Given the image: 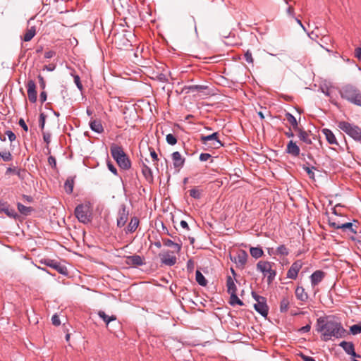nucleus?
Masks as SVG:
<instances>
[{
  "label": "nucleus",
  "mask_w": 361,
  "mask_h": 361,
  "mask_svg": "<svg viewBox=\"0 0 361 361\" xmlns=\"http://www.w3.org/2000/svg\"><path fill=\"white\" fill-rule=\"evenodd\" d=\"M254 309L263 317L267 318L269 313V307L267 304V299L254 304Z\"/></svg>",
  "instance_id": "15"
},
{
  "label": "nucleus",
  "mask_w": 361,
  "mask_h": 361,
  "mask_svg": "<svg viewBox=\"0 0 361 361\" xmlns=\"http://www.w3.org/2000/svg\"><path fill=\"white\" fill-rule=\"evenodd\" d=\"M5 133L8 136V138L11 142H13L16 139L15 133L11 130H6Z\"/></svg>",
  "instance_id": "57"
},
{
  "label": "nucleus",
  "mask_w": 361,
  "mask_h": 361,
  "mask_svg": "<svg viewBox=\"0 0 361 361\" xmlns=\"http://www.w3.org/2000/svg\"><path fill=\"white\" fill-rule=\"evenodd\" d=\"M276 275V271L271 268V271H269V273L267 275L268 283H271L274 281Z\"/></svg>",
  "instance_id": "46"
},
{
  "label": "nucleus",
  "mask_w": 361,
  "mask_h": 361,
  "mask_svg": "<svg viewBox=\"0 0 361 361\" xmlns=\"http://www.w3.org/2000/svg\"><path fill=\"white\" fill-rule=\"evenodd\" d=\"M166 142L170 145H174L177 143V138L171 133L166 135Z\"/></svg>",
  "instance_id": "45"
},
{
  "label": "nucleus",
  "mask_w": 361,
  "mask_h": 361,
  "mask_svg": "<svg viewBox=\"0 0 361 361\" xmlns=\"http://www.w3.org/2000/svg\"><path fill=\"white\" fill-rule=\"evenodd\" d=\"M311 329V324H306L305 326L301 327L298 331L300 333V334H305V333H307L310 331Z\"/></svg>",
  "instance_id": "56"
},
{
  "label": "nucleus",
  "mask_w": 361,
  "mask_h": 361,
  "mask_svg": "<svg viewBox=\"0 0 361 361\" xmlns=\"http://www.w3.org/2000/svg\"><path fill=\"white\" fill-rule=\"evenodd\" d=\"M133 36V35L131 32H128L123 30L121 32L114 34L113 42L118 49H122L128 48L131 46L130 37Z\"/></svg>",
  "instance_id": "5"
},
{
  "label": "nucleus",
  "mask_w": 361,
  "mask_h": 361,
  "mask_svg": "<svg viewBox=\"0 0 361 361\" xmlns=\"http://www.w3.org/2000/svg\"><path fill=\"white\" fill-rule=\"evenodd\" d=\"M226 286L228 294L237 292V286L235 283L234 279L231 276H227L226 277Z\"/></svg>",
  "instance_id": "28"
},
{
  "label": "nucleus",
  "mask_w": 361,
  "mask_h": 361,
  "mask_svg": "<svg viewBox=\"0 0 361 361\" xmlns=\"http://www.w3.org/2000/svg\"><path fill=\"white\" fill-rule=\"evenodd\" d=\"M195 267V264L192 259H190L187 262V269L188 271H192Z\"/></svg>",
  "instance_id": "61"
},
{
  "label": "nucleus",
  "mask_w": 361,
  "mask_h": 361,
  "mask_svg": "<svg viewBox=\"0 0 361 361\" xmlns=\"http://www.w3.org/2000/svg\"><path fill=\"white\" fill-rule=\"evenodd\" d=\"M27 89V96L31 103H35L37 99V93L36 91V85L34 80H30L26 85Z\"/></svg>",
  "instance_id": "14"
},
{
  "label": "nucleus",
  "mask_w": 361,
  "mask_h": 361,
  "mask_svg": "<svg viewBox=\"0 0 361 361\" xmlns=\"http://www.w3.org/2000/svg\"><path fill=\"white\" fill-rule=\"evenodd\" d=\"M0 212H4L8 217L13 219H16L18 216L15 209L11 208L6 202L0 201Z\"/></svg>",
  "instance_id": "16"
},
{
  "label": "nucleus",
  "mask_w": 361,
  "mask_h": 361,
  "mask_svg": "<svg viewBox=\"0 0 361 361\" xmlns=\"http://www.w3.org/2000/svg\"><path fill=\"white\" fill-rule=\"evenodd\" d=\"M18 124L25 132L28 131V127L23 118H21L19 119Z\"/></svg>",
  "instance_id": "60"
},
{
  "label": "nucleus",
  "mask_w": 361,
  "mask_h": 361,
  "mask_svg": "<svg viewBox=\"0 0 361 361\" xmlns=\"http://www.w3.org/2000/svg\"><path fill=\"white\" fill-rule=\"evenodd\" d=\"M73 186H74L73 178L71 177L68 178L64 183V188H65L66 192L68 194L72 193L73 190Z\"/></svg>",
  "instance_id": "38"
},
{
  "label": "nucleus",
  "mask_w": 361,
  "mask_h": 361,
  "mask_svg": "<svg viewBox=\"0 0 361 361\" xmlns=\"http://www.w3.org/2000/svg\"><path fill=\"white\" fill-rule=\"evenodd\" d=\"M98 316L105 322L107 327H109L110 322L116 321V317L115 315L109 316L102 310L99 311Z\"/></svg>",
  "instance_id": "29"
},
{
  "label": "nucleus",
  "mask_w": 361,
  "mask_h": 361,
  "mask_svg": "<svg viewBox=\"0 0 361 361\" xmlns=\"http://www.w3.org/2000/svg\"><path fill=\"white\" fill-rule=\"evenodd\" d=\"M3 160L4 161H10L13 159V155L8 151L0 152V160Z\"/></svg>",
  "instance_id": "40"
},
{
  "label": "nucleus",
  "mask_w": 361,
  "mask_h": 361,
  "mask_svg": "<svg viewBox=\"0 0 361 361\" xmlns=\"http://www.w3.org/2000/svg\"><path fill=\"white\" fill-rule=\"evenodd\" d=\"M300 357L303 361H316L314 357L308 356V355H305L302 353L300 354Z\"/></svg>",
  "instance_id": "64"
},
{
  "label": "nucleus",
  "mask_w": 361,
  "mask_h": 361,
  "mask_svg": "<svg viewBox=\"0 0 361 361\" xmlns=\"http://www.w3.org/2000/svg\"><path fill=\"white\" fill-rule=\"evenodd\" d=\"M75 215L80 223L87 224L91 221L92 217L87 204H78L75 209Z\"/></svg>",
  "instance_id": "6"
},
{
  "label": "nucleus",
  "mask_w": 361,
  "mask_h": 361,
  "mask_svg": "<svg viewBox=\"0 0 361 361\" xmlns=\"http://www.w3.org/2000/svg\"><path fill=\"white\" fill-rule=\"evenodd\" d=\"M252 296L256 300L257 302H258V301L261 302L266 299V298L259 295L255 292H252Z\"/></svg>",
  "instance_id": "62"
},
{
  "label": "nucleus",
  "mask_w": 361,
  "mask_h": 361,
  "mask_svg": "<svg viewBox=\"0 0 361 361\" xmlns=\"http://www.w3.org/2000/svg\"><path fill=\"white\" fill-rule=\"evenodd\" d=\"M190 195L196 200H199L202 196V191L197 188H192L189 190Z\"/></svg>",
  "instance_id": "41"
},
{
  "label": "nucleus",
  "mask_w": 361,
  "mask_h": 361,
  "mask_svg": "<svg viewBox=\"0 0 361 361\" xmlns=\"http://www.w3.org/2000/svg\"><path fill=\"white\" fill-rule=\"evenodd\" d=\"M322 132L325 135L326 141L330 145H338V143L337 142V140H336V137L335 135L334 134V133L330 129L323 128L322 130Z\"/></svg>",
  "instance_id": "23"
},
{
  "label": "nucleus",
  "mask_w": 361,
  "mask_h": 361,
  "mask_svg": "<svg viewBox=\"0 0 361 361\" xmlns=\"http://www.w3.org/2000/svg\"><path fill=\"white\" fill-rule=\"evenodd\" d=\"M295 296L298 300L305 302L308 299L307 293L302 286H298L295 291Z\"/></svg>",
  "instance_id": "27"
},
{
  "label": "nucleus",
  "mask_w": 361,
  "mask_h": 361,
  "mask_svg": "<svg viewBox=\"0 0 361 361\" xmlns=\"http://www.w3.org/2000/svg\"><path fill=\"white\" fill-rule=\"evenodd\" d=\"M325 276V273L322 270H317L314 271L310 276V282L312 287L319 283Z\"/></svg>",
  "instance_id": "21"
},
{
  "label": "nucleus",
  "mask_w": 361,
  "mask_h": 361,
  "mask_svg": "<svg viewBox=\"0 0 361 361\" xmlns=\"http://www.w3.org/2000/svg\"><path fill=\"white\" fill-rule=\"evenodd\" d=\"M251 256L255 259H259L264 255L263 250L259 247H251L250 248Z\"/></svg>",
  "instance_id": "32"
},
{
  "label": "nucleus",
  "mask_w": 361,
  "mask_h": 361,
  "mask_svg": "<svg viewBox=\"0 0 361 361\" xmlns=\"http://www.w3.org/2000/svg\"><path fill=\"white\" fill-rule=\"evenodd\" d=\"M209 87L207 85H188L185 86L183 90L185 91L186 93L191 92H204L205 90H208Z\"/></svg>",
  "instance_id": "22"
},
{
  "label": "nucleus",
  "mask_w": 361,
  "mask_h": 361,
  "mask_svg": "<svg viewBox=\"0 0 361 361\" xmlns=\"http://www.w3.org/2000/svg\"><path fill=\"white\" fill-rule=\"evenodd\" d=\"M126 263L130 267L142 266L145 264L144 257L137 255L127 256Z\"/></svg>",
  "instance_id": "13"
},
{
  "label": "nucleus",
  "mask_w": 361,
  "mask_h": 361,
  "mask_svg": "<svg viewBox=\"0 0 361 361\" xmlns=\"http://www.w3.org/2000/svg\"><path fill=\"white\" fill-rule=\"evenodd\" d=\"M56 55V51L53 50H49L44 53L45 59H51Z\"/></svg>",
  "instance_id": "63"
},
{
  "label": "nucleus",
  "mask_w": 361,
  "mask_h": 361,
  "mask_svg": "<svg viewBox=\"0 0 361 361\" xmlns=\"http://www.w3.org/2000/svg\"><path fill=\"white\" fill-rule=\"evenodd\" d=\"M317 331L322 333L324 341L331 339L332 337L343 338L346 334V331L341 323L322 317L317 319Z\"/></svg>",
  "instance_id": "1"
},
{
  "label": "nucleus",
  "mask_w": 361,
  "mask_h": 361,
  "mask_svg": "<svg viewBox=\"0 0 361 361\" xmlns=\"http://www.w3.org/2000/svg\"><path fill=\"white\" fill-rule=\"evenodd\" d=\"M286 152L292 157H297L300 155V147L293 140H290L286 148Z\"/></svg>",
  "instance_id": "18"
},
{
  "label": "nucleus",
  "mask_w": 361,
  "mask_h": 361,
  "mask_svg": "<svg viewBox=\"0 0 361 361\" xmlns=\"http://www.w3.org/2000/svg\"><path fill=\"white\" fill-rule=\"evenodd\" d=\"M299 139L307 145H312V140L310 137L309 133L305 131L303 128H300L297 131Z\"/></svg>",
  "instance_id": "24"
},
{
  "label": "nucleus",
  "mask_w": 361,
  "mask_h": 361,
  "mask_svg": "<svg viewBox=\"0 0 361 361\" xmlns=\"http://www.w3.org/2000/svg\"><path fill=\"white\" fill-rule=\"evenodd\" d=\"M339 346H341L348 355H353V353H355V347L352 342L343 341L339 343Z\"/></svg>",
  "instance_id": "25"
},
{
  "label": "nucleus",
  "mask_w": 361,
  "mask_h": 361,
  "mask_svg": "<svg viewBox=\"0 0 361 361\" xmlns=\"http://www.w3.org/2000/svg\"><path fill=\"white\" fill-rule=\"evenodd\" d=\"M37 78L39 80V85L40 88L44 90L46 87V82L44 78L41 75H38Z\"/></svg>",
  "instance_id": "52"
},
{
  "label": "nucleus",
  "mask_w": 361,
  "mask_h": 361,
  "mask_svg": "<svg viewBox=\"0 0 361 361\" xmlns=\"http://www.w3.org/2000/svg\"><path fill=\"white\" fill-rule=\"evenodd\" d=\"M302 169L307 173L310 178L314 179V173L313 170H316V167L310 166V164L307 162L306 164L302 166Z\"/></svg>",
  "instance_id": "39"
},
{
  "label": "nucleus",
  "mask_w": 361,
  "mask_h": 361,
  "mask_svg": "<svg viewBox=\"0 0 361 361\" xmlns=\"http://www.w3.org/2000/svg\"><path fill=\"white\" fill-rule=\"evenodd\" d=\"M45 121L46 115L44 113H41L39 118V126L41 128V130H43L44 128Z\"/></svg>",
  "instance_id": "47"
},
{
  "label": "nucleus",
  "mask_w": 361,
  "mask_h": 361,
  "mask_svg": "<svg viewBox=\"0 0 361 361\" xmlns=\"http://www.w3.org/2000/svg\"><path fill=\"white\" fill-rule=\"evenodd\" d=\"M244 59L248 63L253 64V58L252 53L250 50H247L244 54Z\"/></svg>",
  "instance_id": "48"
},
{
  "label": "nucleus",
  "mask_w": 361,
  "mask_h": 361,
  "mask_svg": "<svg viewBox=\"0 0 361 361\" xmlns=\"http://www.w3.org/2000/svg\"><path fill=\"white\" fill-rule=\"evenodd\" d=\"M17 207H18L19 212L24 216L29 215L30 214V212L32 211V207H26L20 202L17 203Z\"/></svg>",
  "instance_id": "37"
},
{
  "label": "nucleus",
  "mask_w": 361,
  "mask_h": 361,
  "mask_svg": "<svg viewBox=\"0 0 361 361\" xmlns=\"http://www.w3.org/2000/svg\"><path fill=\"white\" fill-rule=\"evenodd\" d=\"M211 157L212 156L209 153H201L199 159L201 161H206Z\"/></svg>",
  "instance_id": "58"
},
{
  "label": "nucleus",
  "mask_w": 361,
  "mask_h": 361,
  "mask_svg": "<svg viewBox=\"0 0 361 361\" xmlns=\"http://www.w3.org/2000/svg\"><path fill=\"white\" fill-rule=\"evenodd\" d=\"M142 172L145 178L148 181H152L153 180V176H152V169L145 164L142 163Z\"/></svg>",
  "instance_id": "31"
},
{
  "label": "nucleus",
  "mask_w": 361,
  "mask_h": 361,
  "mask_svg": "<svg viewBox=\"0 0 361 361\" xmlns=\"http://www.w3.org/2000/svg\"><path fill=\"white\" fill-rule=\"evenodd\" d=\"M247 258L248 255L244 250H240L235 256L230 255L231 260L241 269H243L245 266Z\"/></svg>",
  "instance_id": "8"
},
{
  "label": "nucleus",
  "mask_w": 361,
  "mask_h": 361,
  "mask_svg": "<svg viewBox=\"0 0 361 361\" xmlns=\"http://www.w3.org/2000/svg\"><path fill=\"white\" fill-rule=\"evenodd\" d=\"M289 306V300L287 298H283L280 302L281 312H286Z\"/></svg>",
  "instance_id": "42"
},
{
  "label": "nucleus",
  "mask_w": 361,
  "mask_h": 361,
  "mask_svg": "<svg viewBox=\"0 0 361 361\" xmlns=\"http://www.w3.org/2000/svg\"><path fill=\"white\" fill-rule=\"evenodd\" d=\"M90 128L93 132L99 134L104 131V128L99 120H91L90 121Z\"/></svg>",
  "instance_id": "26"
},
{
  "label": "nucleus",
  "mask_w": 361,
  "mask_h": 361,
  "mask_svg": "<svg viewBox=\"0 0 361 361\" xmlns=\"http://www.w3.org/2000/svg\"><path fill=\"white\" fill-rule=\"evenodd\" d=\"M329 225L336 229H341L343 232L357 233V226L351 222L336 223L332 222L331 219H329Z\"/></svg>",
  "instance_id": "7"
},
{
  "label": "nucleus",
  "mask_w": 361,
  "mask_h": 361,
  "mask_svg": "<svg viewBox=\"0 0 361 361\" xmlns=\"http://www.w3.org/2000/svg\"><path fill=\"white\" fill-rule=\"evenodd\" d=\"M229 304L231 305V306H235L236 305H238L240 306H243L244 305V302L243 300H241L237 295V292L236 293H231L230 294V301H229Z\"/></svg>",
  "instance_id": "33"
},
{
  "label": "nucleus",
  "mask_w": 361,
  "mask_h": 361,
  "mask_svg": "<svg viewBox=\"0 0 361 361\" xmlns=\"http://www.w3.org/2000/svg\"><path fill=\"white\" fill-rule=\"evenodd\" d=\"M41 262L47 267L53 268L61 274L67 275V268L56 260L45 259L42 260Z\"/></svg>",
  "instance_id": "10"
},
{
  "label": "nucleus",
  "mask_w": 361,
  "mask_h": 361,
  "mask_svg": "<svg viewBox=\"0 0 361 361\" xmlns=\"http://www.w3.org/2000/svg\"><path fill=\"white\" fill-rule=\"evenodd\" d=\"M74 82L75 83V85H76L77 87H78L80 90H81L82 89V83H81V82H80V78L79 75H75L74 76Z\"/></svg>",
  "instance_id": "54"
},
{
  "label": "nucleus",
  "mask_w": 361,
  "mask_h": 361,
  "mask_svg": "<svg viewBox=\"0 0 361 361\" xmlns=\"http://www.w3.org/2000/svg\"><path fill=\"white\" fill-rule=\"evenodd\" d=\"M25 170L17 169L15 174H16L20 179L23 180L25 178Z\"/></svg>",
  "instance_id": "55"
},
{
  "label": "nucleus",
  "mask_w": 361,
  "mask_h": 361,
  "mask_svg": "<svg viewBox=\"0 0 361 361\" xmlns=\"http://www.w3.org/2000/svg\"><path fill=\"white\" fill-rule=\"evenodd\" d=\"M338 93L343 99L361 107V90L356 85L344 84L338 89Z\"/></svg>",
  "instance_id": "2"
},
{
  "label": "nucleus",
  "mask_w": 361,
  "mask_h": 361,
  "mask_svg": "<svg viewBox=\"0 0 361 361\" xmlns=\"http://www.w3.org/2000/svg\"><path fill=\"white\" fill-rule=\"evenodd\" d=\"M36 35V28L35 26L30 27L25 33L23 40L25 42L30 41Z\"/></svg>",
  "instance_id": "35"
},
{
  "label": "nucleus",
  "mask_w": 361,
  "mask_h": 361,
  "mask_svg": "<svg viewBox=\"0 0 361 361\" xmlns=\"http://www.w3.org/2000/svg\"><path fill=\"white\" fill-rule=\"evenodd\" d=\"M285 116L288 122L292 126L293 130L298 131V129L300 128L298 127V123L295 117L292 114L286 112Z\"/></svg>",
  "instance_id": "30"
},
{
  "label": "nucleus",
  "mask_w": 361,
  "mask_h": 361,
  "mask_svg": "<svg viewBox=\"0 0 361 361\" xmlns=\"http://www.w3.org/2000/svg\"><path fill=\"white\" fill-rule=\"evenodd\" d=\"M274 264L268 261H259L257 264V270L262 272L264 276H267L269 271H271Z\"/></svg>",
  "instance_id": "17"
},
{
  "label": "nucleus",
  "mask_w": 361,
  "mask_h": 361,
  "mask_svg": "<svg viewBox=\"0 0 361 361\" xmlns=\"http://www.w3.org/2000/svg\"><path fill=\"white\" fill-rule=\"evenodd\" d=\"M174 168L178 170L183 167L185 159L182 157L179 152H174L171 154Z\"/></svg>",
  "instance_id": "20"
},
{
  "label": "nucleus",
  "mask_w": 361,
  "mask_h": 361,
  "mask_svg": "<svg viewBox=\"0 0 361 361\" xmlns=\"http://www.w3.org/2000/svg\"><path fill=\"white\" fill-rule=\"evenodd\" d=\"M338 127L354 140L361 142V128L347 121H340Z\"/></svg>",
  "instance_id": "4"
},
{
  "label": "nucleus",
  "mask_w": 361,
  "mask_h": 361,
  "mask_svg": "<svg viewBox=\"0 0 361 361\" xmlns=\"http://www.w3.org/2000/svg\"><path fill=\"white\" fill-rule=\"evenodd\" d=\"M129 215V211L128 210L126 204H122L118 212L117 223L116 225L118 228H122L125 226Z\"/></svg>",
  "instance_id": "11"
},
{
  "label": "nucleus",
  "mask_w": 361,
  "mask_h": 361,
  "mask_svg": "<svg viewBox=\"0 0 361 361\" xmlns=\"http://www.w3.org/2000/svg\"><path fill=\"white\" fill-rule=\"evenodd\" d=\"M169 253L170 252L167 251L164 254H159V257L162 264L171 267L176 263L177 258L175 256H171Z\"/></svg>",
  "instance_id": "19"
},
{
  "label": "nucleus",
  "mask_w": 361,
  "mask_h": 361,
  "mask_svg": "<svg viewBox=\"0 0 361 361\" xmlns=\"http://www.w3.org/2000/svg\"><path fill=\"white\" fill-rule=\"evenodd\" d=\"M157 79L159 82H164V83L168 82V81H169L166 75H165L164 73L158 74L157 76Z\"/></svg>",
  "instance_id": "50"
},
{
  "label": "nucleus",
  "mask_w": 361,
  "mask_h": 361,
  "mask_svg": "<svg viewBox=\"0 0 361 361\" xmlns=\"http://www.w3.org/2000/svg\"><path fill=\"white\" fill-rule=\"evenodd\" d=\"M276 253L277 255L287 256L289 254V250L284 245H281L276 248Z\"/></svg>",
  "instance_id": "44"
},
{
  "label": "nucleus",
  "mask_w": 361,
  "mask_h": 361,
  "mask_svg": "<svg viewBox=\"0 0 361 361\" xmlns=\"http://www.w3.org/2000/svg\"><path fill=\"white\" fill-rule=\"evenodd\" d=\"M107 166H108V169L114 175H117L118 174V172H117V169L116 168V166L110 161H108L107 162Z\"/></svg>",
  "instance_id": "51"
},
{
  "label": "nucleus",
  "mask_w": 361,
  "mask_h": 361,
  "mask_svg": "<svg viewBox=\"0 0 361 361\" xmlns=\"http://www.w3.org/2000/svg\"><path fill=\"white\" fill-rule=\"evenodd\" d=\"M218 135L219 133L214 132L208 135H202L201 137V140L204 145H207L209 142H211V145L214 148H219L224 146V144L221 140H219Z\"/></svg>",
  "instance_id": "9"
},
{
  "label": "nucleus",
  "mask_w": 361,
  "mask_h": 361,
  "mask_svg": "<svg viewBox=\"0 0 361 361\" xmlns=\"http://www.w3.org/2000/svg\"><path fill=\"white\" fill-rule=\"evenodd\" d=\"M139 224V220L137 217H133L130 220V222L128 224L127 226V231L126 232L133 233L134 232Z\"/></svg>",
  "instance_id": "36"
},
{
  "label": "nucleus",
  "mask_w": 361,
  "mask_h": 361,
  "mask_svg": "<svg viewBox=\"0 0 361 361\" xmlns=\"http://www.w3.org/2000/svg\"><path fill=\"white\" fill-rule=\"evenodd\" d=\"M110 151L113 159L121 169L128 170L130 168V161L121 146L112 144L110 147Z\"/></svg>",
  "instance_id": "3"
},
{
  "label": "nucleus",
  "mask_w": 361,
  "mask_h": 361,
  "mask_svg": "<svg viewBox=\"0 0 361 361\" xmlns=\"http://www.w3.org/2000/svg\"><path fill=\"white\" fill-rule=\"evenodd\" d=\"M51 135L49 132H43V140L44 142L48 145L51 142Z\"/></svg>",
  "instance_id": "49"
},
{
  "label": "nucleus",
  "mask_w": 361,
  "mask_h": 361,
  "mask_svg": "<svg viewBox=\"0 0 361 361\" xmlns=\"http://www.w3.org/2000/svg\"><path fill=\"white\" fill-rule=\"evenodd\" d=\"M195 279L197 283L201 286H206L207 285V280L200 270H197L195 273Z\"/></svg>",
  "instance_id": "34"
},
{
  "label": "nucleus",
  "mask_w": 361,
  "mask_h": 361,
  "mask_svg": "<svg viewBox=\"0 0 361 361\" xmlns=\"http://www.w3.org/2000/svg\"><path fill=\"white\" fill-rule=\"evenodd\" d=\"M303 263L301 260L298 259L294 262L287 272V278L290 279H296L298 272L301 269Z\"/></svg>",
  "instance_id": "12"
},
{
  "label": "nucleus",
  "mask_w": 361,
  "mask_h": 361,
  "mask_svg": "<svg viewBox=\"0 0 361 361\" xmlns=\"http://www.w3.org/2000/svg\"><path fill=\"white\" fill-rule=\"evenodd\" d=\"M149 150L150 152V156H151L152 159H153V161H158V155L156 153V152L154 151V149L152 147H149Z\"/></svg>",
  "instance_id": "59"
},
{
  "label": "nucleus",
  "mask_w": 361,
  "mask_h": 361,
  "mask_svg": "<svg viewBox=\"0 0 361 361\" xmlns=\"http://www.w3.org/2000/svg\"><path fill=\"white\" fill-rule=\"evenodd\" d=\"M51 322H52V324L56 326H59L61 324V321H60L59 317L56 314H55L52 316Z\"/></svg>",
  "instance_id": "53"
},
{
  "label": "nucleus",
  "mask_w": 361,
  "mask_h": 361,
  "mask_svg": "<svg viewBox=\"0 0 361 361\" xmlns=\"http://www.w3.org/2000/svg\"><path fill=\"white\" fill-rule=\"evenodd\" d=\"M350 332L353 335H357L361 333V322L353 324L350 327Z\"/></svg>",
  "instance_id": "43"
}]
</instances>
